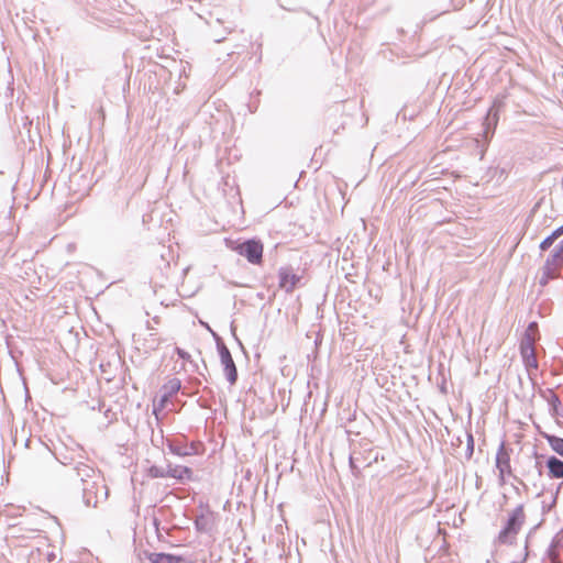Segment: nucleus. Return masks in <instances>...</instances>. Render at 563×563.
I'll use <instances>...</instances> for the list:
<instances>
[{
  "label": "nucleus",
  "mask_w": 563,
  "mask_h": 563,
  "mask_svg": "<svg viewBox=\"0 0 563 563\" xmlns=\"http://www.w3.org/2000/svg\"><path fill=\"white\" fill-rule=\"evenodd\" d=\"M74 472L81 482L82 500L87 507L97 506L100 493H103V496L107 497V487L102 484L100 475L92 466L78 463L74 467Z\"/></svg>",
  "instance_id": "1"
},
{
  "label": "nucleus",
  "mask_w": 563,
  "mask_h": 563,
  "mask_svg": "<svg viewBox=\"0 0 563 563\" xmlns=\"http://www.w3.org/2000/svg\"><path fill=\"white\" fill-rule=\"evenodd\" d=\"M526 516L523 511V506L519 505L515 508V510L510 514L505 527L499 532L498 540L504 544H511L520 531L522 525L525 523Z\"/></svg>",
  "instance_id": "2"
},
{
  "label": "nucleus",
  "mask_w": 563,
  "mask_h": 563,
  "mask_svg": "<svg viewBox=\"0 0 563 563\" xmlns=\"http://www.w3.org/2000/svg\"><path fill=\"white\" fill-rule=\"evenodd\" d=\"M239 255L245 257L252 265H261L263 262L264 246L260 240L250 239L242 243H238L232 247Z\"/></svg>",
  "instance_id": "3"
},
{
  "label": "nucleus",
  "mask_w": 563,
  "mask_h": 563,
  "mask_svg": "<svg viewBox=\"0 0 563 563\" xmlns=\"http://www.w3.org/2000/svg\"><path fill=\"white\" fill-rule=\"evenodd\" d=\"M217 349L220 355V362L221 365L223 366L227 379L230 383V385H234L238 380V369L230 350L220 338H217Z\"/></svg>",
  "instance_id": "4"
},
{
  "label": "nucleus",
  "mask_w": 563,
  "mask_h": 563,
  "mask_svg": "<svg viewBox=\"0 0 563 563\" xmlns=\"http://www.w3.org/2000/svg\"><path fill=\"white\" fill-rule=\"evenodd\" d=\"M148 472L153 478L173 477L179 481L188 479L192 475V471L189 467L172 464H168L166 467L152 466Z\"/></svg>",
  "instance_id": "5"
},
{
  "label": "nucleus",
  "mask_w": 563,
  "mask_h": 563,
  "mask_svg": "<svg viewBox=\"0 0 563 563\" xmlns=\"http://www.w3.org/2000/svg\"><path fill=\"white\" fill-rule=\"evenodd\" d=\"M563 267V240L553 249L544 263V275L556 278Z\"/></svg>",
  "instance_id": "6"
},
{
  "label": "nucleus",
  "mask_w": 563,
  "mask_h": 563,
  "mask_svg": "<svg viewBox=\"0 0 563 563\" xmlns=\"http://www.w3.org/2000/svg\"><path fill=\"white\" fill-rule=\"evenodd\" d=\"M536 343H531L529 338H522L520 342V354L527 369L538 368V360L536 354Z\"/></svg>",
  "instance_id": "7"
},
{
  "label": "nucleus",
  "mask_w": 563,
  "mask_h": 563,
  "mask_svg": "<svg viewBox=\"0 0 563 563\" xmlns=\"http://www.w3.org/2000/svg\"><path fill=\"white\" fill-rule=\"evenodd\" d=\"M278 277H279V287L283 288L287 292H291L298 282L300 280V277L292 272V268L290 267H282L278 271Z\"/></svg>",
  "instance_id": "8"
},
{
  "label": "nucleus",
  "mask_w": 563,
  "mask_h": 563,
  "mask_svg": "<svg viewBox=\"0 0 563 563\" xmlns=\"http://www.w3.org/2000/svg\"><path fill=\"white\" fill-rule=\"evenodd\" d=\"M496 467L499 471V476L501 479L504 478L505 474H511L510 456L504 443L500 444L496 455Z\"/></svg>",
  "instance_id": "9"
},
{
  "label": "nucleus",
  "mask_w": 563,
  "mask_h": 563,
  "mask_svg": "<svg viewBox=\"0 0 563 563\" xmlns=\"http://www.w3.org/2000/svg\"><path fill=\"white\" fill-rule=\"evenodd\" d=\"M499 108H500V103L499 102H495L490 109L488 110L487 112V115L485 118V121H484V125H485V136L487 137V135L489 133H493L497 123H498V120H499Z\"/></svg>",
  "instance_id": "10"
},
{
  "label": "nucleus",
  "mask_w": 563,
  "mask_h": 563,
  "mask_svg": "<svg viewBox=\"0 0 563 563\" xmlns=\"http://www.w3.org/2000/svg\"><path fill=\"white\" fill-rule=\"evenodd\" d=\"M147 559L151 563H189L183 556L168 553H150Z\"/></svg>",
  "instance_id": "11"
},
{
  "label": "nucleus",
  "mask_w": 563,
  "mask_h": 563,
  "mask_svg": "<svg viewBox=\"0 0 563 563\" xmlns=\"http://www.w3.org/2000/svg\"><path fill=\"white\" fill-rule=\"evenodd\" d=\"M549 474L553 478H563V461L555 456H550L547 461Z\"/></svg>",
  "instance_id": "12"
},
{
  "label": "nucleus",
  "mask_w": 563,
  "mask_h": 563,
  "mask_svg": "<svg viewBox=\"0 0 563 563\" xmlns=\"http://www.w3.org/2000/svg\"><path fill=\"white\" fill-rule=\"evenodd\" d=\"M551 449L563 456V439L555 435H545Z\"/></svg>",
  "instance_id": "13"
},
{
  "label": "nucleus",
  "mask_w": 563,
  "mask_h": 563,
  "mask_svg": "<svg viewBox=\"0 0 563 563\" xmlns=\"http://www.w3.org/2000/svg\"><path fill=\"white\" fill-rule=\"evenodd\" d=\"M181 383L178 378L170 379L167 384H165L164 389L168 395L176 394L180 389Z\"/></svg>",
  "instance_id": "14"
},
{
  "label": "nucleus",
  "mask_w": 563,
  "mask_h": 563,
  "mask_svg": "<svg viewBox=\"0 0 563 563\" xmlns=\"http://www.w3.org/2000/svg\"><path fill=\"white\" fill-rule=\"evenodd\" d=\"M537 331H538L537 323L536 322H531L528 325V328H527V330H526V332H525L522 338H529L531 340V343H536V341H537V336H536Z\"/></svg>",
  "instance_id": "15"
},
{
  "label": "nucleus",
  "mask_w": 563,
  "mask_h": 563,
  "mask_svg": "<svg viewBox=\"0 0 563 563\" xmlns=\"http://www.w3.org/2000/svg\"><path fill=\"white\" fill-rule=\"evenodd\" d=\"M548 401L553 410V413L559 415V406L561 405V400L558 397V395L551 393L550 397L548 398Z\"/></svg>",
  "instance_id": "16"
},
{
  "label": "nucleus",
  "mask_w": 563,
  "mask_h": 563,
  "mask_svg": "<svg viewBox=\"0 0 563 563\" xmlns=\"http://www.w3.org/2000/svg\"><path fill=\"white\" fill-rule=\"evenodd\" d=\"M168 446H169L170 451H172L174 454H177V455H179V456H186V455H188V454H189V452H188L186 449L181 448V446L174 445V444H172V443H170Z\"/></svg>",
  "instance_id": "17"
},
{
  "label": "nucleus",
  "mask_w": 563,
  "mask_h": 563,
  "mask_svg": "<svg viewBox=\"0 0 563 563\" xmlns=\"http://www.w3.org/2000/svg\"><path fill=\"white\" fill-rule=\"evenodd\" d=\"M555 241L549 235L540 243V250L542 252L549 250Z\"/></svg>",
  "instance_id": "18"
},
{
  "label": "nucleus",
  "mask_w": 563,
  "mask_h": 563,
  "mask_svg": "<svg viewBox=\"0 0 563 563\" xmlns=\"http://www.w3.org/2000/svg\"><path fill=\"white\" fill-rule=\"evenodd\" d=\"M176 353H177V355H178L180 358H183V360H185V361H188V360L190 358L189 353H187L186 351H184V350H183V349H180V347H176Z\"/></svg>",
  "instance_id": "19"
},
{
  "label": "nucleus",
  "mask_w": 563,
  "mask_h": 563,
  "mask_svg": "<svg viewBox=\"0 0 563 563\" xmlns=\"http://www.w3.org/2000/svg\"><path fill=\"white\" fill-rule=\"evenodd\" d=\"M355 462H356V459L353 455H351L350 456V466H351L353 472H355V470H357V466H356Z\"/></svg>",
  "instance_id": "20"
},
{
  "label": "nucleus",
  "mask_w": 563,
  "mask_h": 563,
  "mask_svg": "<svg viewBox=\"0 0 563 563\" xmlns=\"http://www.w3.org/2000/svg\"><path fill=\"white\" fill-rule=\"evenodd\" d=\"M542 274H544V267L542 268ZM549 279H550V278H548L545 275H542V278H541V280H540V284L544 286V285H547V283H548V280H549Z\"/></svg>",
  "instance_id": "21"
},
{
  "label": "nucleus",
  "mask_w": 563,
  "mask_h": 563,
  "mask_svg": "<svg viewBox=\"0 0 563 563\" xmlns=\"http://www.w3.org/2000/svg\"><path fill=\"white\" fill-rule=\"evenodd\" d=\"M550 236H551L554 241H556L559 238H561V236L558 234V231H556V230H554V231L550 234Z\"/></svg>",
  "instance_id": "22"
},
{
  "label": "nucleus",
  "mask_w": 563,
  "mask_h": 563,
  "mask_svg": "<svg viewBox=\"0 0 563 563\" xmlns=\"http://www.w3.org/2000/svg\"><path fill=\"white\" fill-rule=\"evenodd\" d=\"M196 526L198 530H203V522H201L200 520L196 521Z\"/></svg>",
  "instance_id": "23"
},
{
  "label": "nucleus",
  "mask_w": 563,
  "mask_h": 563,
  "mask_svg": "<svg viewBox=\"0 0 563 563\" xmlns=\"http://www.w3.org/2000/svg\"><path fill=\"white\" fill-rule=\"evenodd\" d=\"M468 448L473 451V437L471 434L468 435Z\"/></svg>",
  "instance_id": "24"
},
{
  "label": "nucleus",
  "mask_w": 563,
  "mask_h": 563,
  "mask_svg": "<svg viewBox=\"0 0 563 563\" xmlns=\"http://www.w3.org/2000/svg\"><path fill=\"white\" fill-rule=\"evenodd\" d=\"M556 231H558V234H559L560 236H562V235H563V225H561L560 228H558V229H556Z\"/></svg>",
  "instance_id": "25"
}]
</instances>
